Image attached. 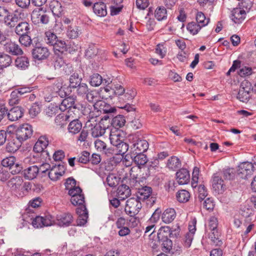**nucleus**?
I'll list each match as a JSON object with an SVG mask.
<instances>
[{
    "instance_id": "1",
    "label": "nucleus",
    "mask_w": 256,
    "mask_h": 256,
    "mask_svg": "<svg viewBox=\"0 0 256 256\" xmlns=\"http://www.w3.org/2000/svg\"><path fill=\"white\" fill-rule=\"evenodd\" d=\"M68 194L71 196L72 204L74 206H78L76 209V212L78 215L76 220L77 225L84 226L87 222L88 212L84 204V196L82 190L79 186H76L70 190Z\"/></svg>"
},
{
    "instance_id": "2",
    "label": "nucleus",
    "mask_w": 256,
    "mask_h": 256,
    "mask_svg": "<svg viewBox=\"0 0 256 256\" xmlns=\"http://www.w3.org/2000/svg\"><path fill=\"white\" fill-rule=\"evenodd\" d=\"M110 140L113 148H107L103 152L106 154L110 156L112 154H126L128 148V144L124 142V138L122 136L120 131L115 130L111 131L110 134Z\"/></svg>"
},
{
    "instance_id": "3",
    "label": "nucleus",
    "mask_w": 256,
    "mask_h": 256,
    "mask_svg": "<svg viewBox=\"0 0 256 256\" xmlns=\"http://www.w3.org/2000/svg\"><path fill=\"white\" fill-rule=\"evenodd\" d=\"M180 228L176 226L175 228H170L168 226H161L158 233V241L162 242L163 250L167 252L172 248V242L170 238H177L180 235Z\"/></svg>"
},
{
    "instance_id": "4",
    "label": "nucleus",
    "mask_w": 256,
    "mask_h": 256,
    "mask_svg": "<svg viewBox=\"0 0 256 256\" xmlns=\"http://www.w3.org/2000/svg\"><path fill=\"white\" fill-rule=\"evenodd\" d=\"M79 105L76 104L75 98L72 96H68L65 98L59 106V109L62 112L68 110V112L70 115L72 114L78 113L80 110Z\"/></svg>"
},
{
    "instance_id": "5",
    "label": "nucleus",
    "mask_w": 256,
    "mask_h": 256,
    "mask_svg": "<svg viewBox=\"0 0 256 256\" xmlns=\"http://www.w3.org/2000/svg\"><path fill=\"white\" fill-rule=\"evenodd\" d=\"M33 134V129L31 125L24 124L20 126L15 132L16 138L22 142L31 138Z\"/></svg>"
},
{
    "instance_id": "6",
    "label": "nucleus",
    "mask_w": 256,
    "mask_h": 256,
    "mask_svg": "<svg viewBox=\"0 0 256 256\" xmlns=\"http://www.w3.org/2000/svg\"><path fill=\"white\" fill-rule=\"evenodd\" d=\"M142 208L140 200L136 198H131L126 200L124 210L130 216L137 214Z\"/></svg>"
},
{
    "instance_id": "7",
    "label": "nucleus",
    "mask_w": 256,
    "mask_h": 256,
    "mask_svg": "<svg viewBox=\"0 0 256 256\" xmlns=\"http://www.w3.org/2000/svg\"><path fill=\"white\" fill-rule=\"evenodd\" d=\"M31 20L35 24H48L50 21V17L46 12L42 10V8L34 9L31 14Z\"/></svg>"
},
{
    "instance_id": "8",
    "label": "nucleus",
    "mask_w": 256,
    "mask_h": 256,
    "mask_svg": "<svg viewBox=\"0 0 256 256\" xmlns=\"http://www.w3.org/2000/svg\"><path fill=\"white\" fill-rule=\"evenodd\" d=\"M148 143L146 140L136 138V140L133 142L132 144L130 146V154H136L145 152L148 150Z\"/></svg>"
},
{
    "instance_id": "9",
    "label": "nucleus",
    "mask_w": 256,
    "mask_h": 256,
    "mask_svg": "<svg viewBox=\"0 0 256 256\" xmlns=\"http://www.w3.org/2000/svg\"><path fill=\"white\" fill-rule=\"evenodd\" d=\"M94 119L89 120L86 124V128H90L91 135L93 138L102 136L106 132V128L99 124L93 122Z\"/></svg>"
},
{
    "instance_id": "10",
    "label": "nucleus",
    "mask_w": 256,
    "mask_h": 256,
    "mask_svg": "<svg viewBox=\"0 0 256 256\" xmlns=\"http://www.w3.org/2000/svg\"><path fill=\"white\" fill-rule=\"evenodd\" d=\"M254 171V166L252 162H244L240 164L237 170L238 176L243 179L248 178V176L252 174Z\"/></svg>"
},
{
    "instance_id": "11",
    "label": "nucleus",
    "mask_w": 256,
    "mask_h": 256,
    "mask_svg": "<svg viewBox=\"0 0 256 256\" xmlns=\"http://www.w3.org/2000/svg\"><path fill=\"white\" fill-rule=\"evenodd\" d=\"M21 15H24V14L18 10L13 13L9 12L4 22V24L10 28L15 27L17 23L22 20Z\"/></svg>"
},
{
    "instance_id": "12",
    "label": "nucleus",
    "mask_w": 256,
    "mask_h": 256,
    "mask_svg": "<svg viewBox=\"0 0 256 256\" xmlns=\"http://www.w3.org/2000/svg\"><path fill=\"white\" fill-rule=\"evenodd\" d=\"M54 218L50 215L44 217L36 216L32 221V224L34 228H38L43 226H50L54 224Z\"/></svg>"
},
{
    "instance_id": "13",
    "label": "nucleus",
    "mask_w": 256,
    "mask_h": 256,
    "mask_svg": "<svg viewBox=\"0 0 256 256\" xmlns=\"http://www.w3.org/2000/svg\"><path fill=\"white\" fill-rule=\"evenodd\" d=\"M65 170L64 166L55 164L50 167L48 175L52 180L56 181L64 174Z\"/></svg>"
},
{
    "instance_id": "14",
    "label": "nucleus",
    "mask_w": 256,
    "mask_h": 256,
    "mask_svg": "<svg viewBox=\"0 0 256 256\" xmlns=\"http://www.w3.org/2000/svg\"><path fill=\"white\" fill-rule=\"evenodd\" d=\"M48 140L44 136H40L36 142L33 150L37 153H41L40 155L44 156L45 155L49 156L48 152L45 149L48 146Z\"/></svg>"
},
{
    "instance_id": "15",
    "label": "nucleus",
    "mask_w": 256,
    "mask_h": 256,
    "mask_svg": "<svg viewBox=\"0 0 256 256\" xmlns=\"http://www.w3.org/2000/svg\"><path fill=\"white\" fill-rule=\"evenodd\" d=\"M32 54L34 58L43 60L49 56L50 52L46 47L40 46L34 47L32 50Z\"/></svg>"
},
{
    "instance_id": "16",
    "label": "nucleus",
    "mask_w": 256,
    "mask_h": 256,
    "mask_svg": "<svg viewBox=\"0 0 256 256\" xmlns=\"http://www.w3.org/2000/svg\"><path fill=\"white\" fill-rule=\"evenodd\" d=\"M212 186L214 190L218 193H222L226 189V184L222 178L220 174H214L212 176Z\"/></svg>"
},
{
    "instance_id": "17",
    "label": "nucleus",
    "mask_w": 256,
    "mask_h": 256,
    "mask_svg": "<svg viewBox=\"0 0 256 256\" xmlns=\"http://www.w3.org/2000/svg\"><path fill=\"white\" fill-rule=\"evenodd\" d=\"M54 66L56 70H62L66 74H69L72 70V66L69 64H66L63 58L61 57L56 56L54 62Z\"/></svg>"
},
{
    "instance_id": "18",
    "label": "nucleus",
    "mask_w": 256,
    "mask_h": 256,
    "mask_svg": "<svg viewBox=\"0 0 256 256\" xmlns=\"http://www.w3.org/2000/svg\"><path fill=\"white\" fill-rule=\"evenodd\" d=\"M4 48L6 52L14 56L22 55L24 53L18 44L11 41L8 42L4 44Z\"/></svg>"
},
{
    "instance_id": "19",
    "label": "nucleus",
    "mask_w": 256,
    "mask_h": 256,
    "mask_svg": "<svg viewBox=\"0 0 256 256\" xmlns=\"http://www.w3.org/2000/svg\"><path fill=\"white\" fill-rule=\"evenodd\" d=\"M24 110L21 106H14L7 112V116L9 120L16 121L21 118L24 114Z\"/></svg>"
},
{
    "instance_id": "20",
    "label": "nucleus",
    "mask_w": 256,
    "mask_h": 256,
    "mask_svg": "<svg viewBox=\"0 0 256 256\" xmlns=\"http://www.w3.org/2000/svg\"><path fill=\"white\" fill-rule=\"evenodd\" d=\"M176 180L180 184H188L190 180L189 172L186 168H181L176 173Z\"/></svg>"
},
{
    "instance_id": "21",
    "label": "nucleus",
    "mask_w": 256,
    "mask_h": 256,
    "mask_svg": "<svg viewBox=\"0 0 256 256\" xmlns=\"http://www.w3.org/2000/svg\"><path fill=\"white\" fill-rule=\"evenodd\" d=\"M152 188L150 186H142L136 192V198L140 201L148 199L152 194Z\"/></svg>"
},
{
    "instance_id": "22",
    "label": "nucleus",
    "mask_w": 256,
    "mask_h": 256,
    "mask_svg": "<svg viewBox=\"0 0 256 256\" xmlns=\"http://www.w3.org/2000/svg\"><path fill=\"white\" fill-rule=\"evenodd\" d=\"M30 24L26 22H20L14 28V32L18 35H22L26 34H30Z\"/></svg>"
},
{
    "instance_id": "23",
    "label": "nucleus",
    "mask_w": 256,
    "mask_h": 256,
    "mask_svg": "<svg viewBox=\"0 0 256 256\" xmlns=\"http://www.w3.org/2000/svg\"><path fill=\"white\" fill-rule=\"evenodd\" d=\"M246 13L244 10L237 8L232 12L230 18L236 24H240L246 18Z\"/></svg>"
},
{
    "instance_id": "24",
    "label": "nucleus",
    "mask_w": 256,
    "mask_h": 256,
    "mask_svg": "<svg viewBox=\"0 0 256 256\" xmlns=\"http://www.w3.org/2000/svg\"><path fill=\"white\" fill-rule=\"evenodd\" d=\"M176 217V212L172 208H166L162 215V220L166 224L172 222Z\"/></svg>"
},
{
    "instance_id": "25",
    "label": "nucleus",
    "mask_w": 256,
    "mask_h": 256,
    "mask_svg": "<svg viewBox=\"0 0 256 256\" xmlns=\"http://www.w3.org/2000/svg\"><path fill=\"white\" fill-rule=\"evenodd\" d=\"M132 160L140 168V166H144L148 162V158L144 152L138 153L134 154H130Z\"/></svg>"
},
{
    "instance_id": "26",
    "label": "nucleus",
    "mask_w": 256,
    "mask_h": 256,
    "mask_svg": "<svg viewBox=\"0 0 256 256\" xmlns=\"http://www.w3.org/2000/svg\"><path fill=\"white\" fill-rule=\"evenodd\" d=\"M72 216L70 214H64L57 217L58 224L60 226H69L72 222Z\"/></svg>"
},
{
    "instance_id": "27",
    "label": "nucleus",
    "mask_w": 256,
    "mask_h": 256,
    "mask_svg": "<svg viewBox=\"0 0 256 256\" xmlns=\"http://www.w3.org/2000/svg\"><path fill=\"white\" fill-rule=\"evenodd\" d=\"M22 183V178L20 176H16L8 182V185L12 190L16 191L20 189Z\"/></svg>"
},
{
    "instance_id": "28",
    "label": "nucleus",
    "mask_w": 256,
    "mask_h": 256,
    "mask_svg": "<svg viewBox=\"0 0 256 256\" xmlns=\"http://www.w3.org/2000/svg\"><path fill=\"white\" fill-rule=\"evenodd\" d=\"M117 194L121 200L128 198L131 194L130 187L124 184L120 186L117 189Z\"/></svg>"
},
{
    "instance_id": "29",
    "label": "nucleus",
    "mask_w": 256,
    "mask_h": 256,
    "mask_svg": "<svg viewBox=\"0 0 256 256\" xmlns=\"http://www.w3.org/2000/svg\"><path fill=\"white\" fill-rule=\"evenodd\" d=\"M72 116V115L65 114L64 113H61L56 116L54 120V124L57 126H59L60 128H63L64 126H66L68 121V118ZM73 117V116H72Z\"/></svg>"
},
{
    "instance_id": "30",
    "label": "nucleus",
    "mask_w": 256,
    "mask_h": 256,
    "mask_svg": "<svg viewBox=\"0 0 256 256\" xmlns=\"http://www.w3.org/2000/svg\"><path fill=\"white\" fill-rule=\"evenodd\" d=\"M68 80V88L71 89H76L82 83V78L78 73L74 72L70 76Z\"/></svg>"
},
{
    "instance_id": "31",
    "label": "nucleus",
    "mask_w": 256,
    "mask_h": 256,
    "mask_svg": "<svg viewBox=\"0 0 256 256\" xmlns=\"http://www.w3.org/2000/svg\"><path fill=\"white\" fill-rule=\"evenodd\" d=\"M14 65L18 68L25 70L29 66V60L26 56H18L14 60Z\"/></svg>"
},
{
    "instance_id": "32",
    "label": "nucleus",
    "mask_w": 256,
    "mask_h": 256,
    "mask_svg": "<svg viewBox=\"0 0 256 256\" xmlns=\"http://www.w3.org/2000/svg\"><path fill=\"white\" fill-rule=\"evenodd\" d=\"M82 128V124L78 120H74L68 126V130L70 133L76 134L80 132Z\"/></svg>"
},
{
    "instance_id": "33",
    "label": "nucleus",
    "mask_w": 256,
    "mask_h": 256,
    "mask_svg": "<svg viewBox=\"0 0 256 256\" xmlns=\"http://www.w3.org/2000/svg\"><path fill=\"white\" fill-rule=\"evenodd\" d=\"M38 166H30L24 170V176L28 180H32L36 178L38 174Z\"/></svg>"
},
{
    "instance_id": "34",
    "label": "nucleus",
    "mask_w": 256,
    "mask_h": 256,
    "mask_svg": "<svg viewBox=\"0 0 256 256\" xmlns=\"http://www.w3.org/2000/svg\"><path fill=\"white\" fill-rule=\"evenodd\" d=\"M93 10L94 12L100 16H104L107 14L106 6L104 2L95 3Z\"/></svg>"
},
{
    "instance_id": "35",
    "label": "nucleus",
    "mask_w": 256,
    "mask_h": 256,
    "mask_svg": "<svg viewBox=\"0 0 256 256\" xmlns=\"http://www.w3.org/2000/svg\"><path fill=\"white\" fill-rule=\"evenodd\" d=\"M22 142L17 139H12L9 140L6 146V150L9 152H16L21 146Z\"/></svg>"
},
{
    "instance_id": "36",
    "label": "nucleus",
    "mask_w": 256,
    "mask_h": 256,
    "mask_svg": "<svg viewBox=\"0 0 256 256\" xmlns=\"http://www.w3.org/2000/svg\"><path fill=\"white\" fill-rule=\"evenodd\" d=\"M82 33V30L77 26H68L67 30V36L70 38H76L78 36Z\"/></svg>"
},
{
    "instance_id": "37",
    "label": "nucleus",
    "mask_w": 256,
    "mask_h": 256,
    "mask_svg": "<svg viewBox=\"0 0 256 256\" xmlns=\"http://www.w3.org/2000/svg\"><path fill=\"white\" fill-rule=\"evenodd\" d=\"M167 167L172 170H176L181 166V162L176 156H172L168 160Z\"/></svg>"
},
{
    "instance_id": "38",
    "label": "nucleus",
    "mask_w": 256,
    "mask_h": 256,
    "mask_svg": "<svg viewBox=\"0 0 256 256\" xmlns=\"http://www.w3.org/2000/svg\"><path fill=\"white\" fill-rule=\"evenodd\" d=\"M12 62L11 56L4 52H0V66L6 68L11 65Z\"/></svg>"
},
{
    "instance_id": "39",
    "label": "nucleus",
    "mask_w": 256,
    "mask_h": 256,
    "mask_svg": "<svg viewBox=\"0 0 256 256\" xmlns=\"http://www.w3.org/2000/svg\"><path fill=\"white\" fill-rule=\"evenodd\" d=\"M190 198V194L185 190H178L176 194V198L178 202L182 203L188 201Z\"/></svg>"
},
{
    "instance_id": "40",
    "label": "nucleus",
    "mask_w": 256,
    "mask_h": 256,
    "mask_svg": "<svg viewBox=\"0 0 256 256\" xmlns=\"http://www.w3.org/2000/svg\"><path fill=\"white\" fill-rule=\"evenodd\" d=\"M125 123V118L122 115L116 116L112 118V125L116 129L124 126Z\"/></svg>"
},
{
    "instance_id": "41",
    "label": "nucleus",
    "mask_w": 256,
    "mask_h": 256,
    "mask_svg": "<svg viewBox=\"0 0 256 256\" xmlns=\"http://www.w3.org/2000/svg\"><path fill=\"white\" fill-rule=\"evenodd\" d=\"M210 230L212 232L209 234L208 238L216 246H221L222 242L220 240V233L218 232V229Z\"/></svg>"
},
{
    "instance_id": "42",
    "label": "nucleus",
    "mask_w": 256,
    "mask_h": 256,
    "mask_svg": "<svg viewBox=\"0 0 256 256\" xmlns=\"http://www.w3.org/2000/svg\"><path fill=\"white\" fill-rule=\"evenodd\" d=\"M196 21L201 27H204L208 24L210 22V19L206 18L205 15L202 12H198L196 15Z\"/></svg>"
},
{
    "instance_id": "43",
    "label": "nucleus",
    "mask_w": 256,
    "mask_h": 256,
    "mask_svg": "<svg viewBox=\"0 0 256 256\" xmlns=\"http://www.w3.org/2000/svg\"><path fill=\"white\" fill-rule=\"evenodd\" d=\"M96 104L99 106L100 110L103 113L112 114L116 111L114 108L104 101H99Z\"/></svg>"
},
{
    "instance_id": "44",
    "label": "nucleus",
    "mask_w": 256,
    "mask_h": 256,
    "mask_svg": "<svg viewBox=\"0 0 256 256\" xmlns=\"http://www.w3.org/2000/svg\"><path fill=\"white\" fill-rule=\"evenodd\" d=\"M52 46L56 53L58 52L62 54L67 50V46L65 41L62 40L58 39L56 44Z\"/></svg>"
},
{
    "instance_id": "45",
    "label": "nucleus",
    "mask_w": 256,
    "mask_h": 256,
    "mask_svg": "<svg viewBox=\"0 0 256 256\" xmlns=\"http://www.w3.org/2000/svg\"><path fill=\"white\" fill-rule=\"evenodd\" d=\"M44 34V40L46 44L49 45L53 46L56 44L58 40V38L54 32L50 30L46 32Z\"/></svg>"
},
{
    "instance_id": "46",
    "label": "nucleus",
    "mask_w": 256,
    "mask_h": 256,
    "mask_svg": "<svg viewBox=\"0 0 256 256\" xmlns=\"http://www.w3.org/2000/svg\"><path fill=\"white\" fill-rule=\"evenodd\" d=\"M202 27L194 22H188L186 26V29L192 35L196 34Z\"/></svg>"
},
{
    "instance_id": "47",
    "label": "nucleus",
    "mask_w": 256,
    "mask_h": 256,
    "mask_svg": "<svg viewBox=\"0 0 256 256\" xmlns=\"http://www.w3.org/2000/svg\"><path fill=\"white\" fill-rule=\"evenodd\" d=\"M136 96L134 91L128 90L126 92L124 93L122 96L118 97V102H126L128 100H132Z\"/></svg>"
},
{
    "instance_id": "48",
    "label": "nucleus",
    "mask_w": 256,
    "mask_h": 256,
    "mask_svg": "<svg viewBox=\"0 0 256 256\" xmlns=\"http://www.w3.org/2000/svg\"><path fill=\"white\" fill-rule=\"evenodd\" d=\"M154 16L159 21L164 20L167 18V11L164 7H159L156 9Z\"/></svg>"
},
{
    "instance_id": "49",
    "label": "nucleus",
    "mask_w": 256,
    "mask_h": 256,
    "mask_svg": "<svg viewBox=\"0 0 256 256\" xmlns=\"http://www.w3.org/2000/svg\"><path fill=\"white\" fill-rule=\"evenodd\" d=\"M102 82V78L98 74H94L90 76V84L93 86H99Z\"/></svg>"
},
{
    "instance_id": "50",
    "label": "nucleus",
    "mask_w": 256,
    "mask_h": 256,
    "mask_svg": "<svg viewBox=\"0 0 256 256\" xmlns=\"http://www.w3.org/2000/svg\"><path fill=\"white\" fill-rule=\"evenodd\" d=\"M120 178L114 174H108L106 178V182L110 187H115L118 185Z\"/></svg>"
},
{
    "instance_id": "51",
    "label": "nucleus",
    "mask_w": 256,
    "mask_h": 256,
    "mask_svg": "<svg viewBox=\"0 0 256 256\" xmlns=\"http://www.w3.org/2000/svg\"><path fill=\"white\" fill-rule=\"evenodd\" d=\"M16 158L14 156L7 157L2 160L1 166L4 167H10V169H12L14 167Z\"/></svg>"
},
{
    "instance_id": "52",
    "label": "nucleus",
    "mask_w": 256,
    "mask_h": 256,
    "mask_svg": "<svg viewBox=\"0 0 256 256\" xmlns=\"http://www.w3.org/2000/svg\"><path fill=\"white\" fill-rule=\"evenodd\" d=\"M29 34L20 35L19 42L25 47H29L32 44V40L28 35Z\"/></svg>"
},
{
    "instance_id": "53",
    "label": "nucleus",
    "mask_w": 256,
    "mask_h": 256,
    "mask_svg": "<svg viewBox=\"0 0 256 256\" xmlns=\"http://www.w3.org/2000/svg\"><path fill=\"white\" fill-rule=\"evenodd\" d=\"M98 54V48L94 44H90L86 51L85 55L88 58H92Z\"/></svg>"
},
{
    "instance_id": "54",
    "label": "nucleus",
    "mask_w": 256,
    "mask_h": 256,
    "mask_svg": "<svg viewBox=\"0 0 256 256\" xmlns=\"http://www.w3.org/2000/svg\"><path fill=\"white\" fill-rule=\"evenodd\" d=\"M86 99L88 100L91 102H98V99H99V94L98 92L96 90H92L88 91V92L87 93L86 96Z\"/></svg>"
},
{
    "instance_id": "55",
    "label": "nucleus",
    "mask_w": 256,
    "mask_h": 256,
    "mask_svg": "<svg viewBox=\"0 0 256 256\" xmlns=\"http://www.w3.org/2000/svg\"><path fill=\"white\" fill-rule=\"evenodd\" d=\"M50 6L53 14L60 16L63 10L60 4L58 1H55L52 2Z\"/></svg>"
},
{
    "instance_id": "56",
    "label": "nucleus",
    "mask_w": 256,
    "mask_h": 256,
    "mask_svg": "<svg viewBox=\"0 0 256 256\" xmlns=\"http://www.w3.org/2000/svg\"><path fill=\"white\" fill-rule=\"evenodd\" d=\"M250 92H246L242 90H240L238 94L237 98L243 102H247L250 98Z\"/></svg>"
},
{
    "instance_id": "57",
    "label": "nucleus",
    "mask_w": 256,
    "mask_h": 256,
    "mask_svg": "<svg viewBox=\"0 0 256 256\" xmlns=\"http://www.w3.org/2000/svg\"><path fill=\"white\" fill-rule=\"evenodd\" d=\"M253 73L252 68L246 66H242L238 72V74L242 77L250 76Z\"/></svg>"
},
{
    "instance_id": "58",
    "label": "nucleus",
    "mask_w": 256,
    "mask_h": 256,
    "mask_svg": "<svg viewBox=\"0 0 256 256\" xmlns=\"http://www.w3.org/2000/svg\"><path fill=\"white\" fill-rule=\"evenodd\" d=\"M90 154L86 152H82L79 156L76 158V162L82 164H86L90 162Z\"/></svg>"
},
{
    "instance_id": "59",
    "label": "nucleus",
    "mask_w": 256,
    "mask_h": 256,
    "mask_svg": "<svg viewBox=\"0 0 256 256\" xmlns=\"http://www.w3.org/2000/svg\"><path fill=\"white\" fill-rule=\"evenodd\" d=\"M90 138L88 130H85L84 128L78 137V141L80 142H88Z\"/></svg>"
},
{
    "instance_id": "60",
    "label": "nucleus",
    "mask_w": 256,
    "mask_h": 256,
    "mask_svg": "<svg viewBox=\"0 0 256 256\" xmlns=\"http://www.w3.org/2000/svg\"><path fill=\"white\" fill-rule=\"evenodd\" d=\"M41 107L38 102H35L32 104L29 110V114L32 118L36 116L40 112Z\"/></svg>"
},
{
    "instance_id": "61",
    "label": "nucleus",
    "mask_w": 256,
    "mask_h": 256,
    "mask_svg": "<svg viewBox=\"0 0 256 256\" xmlns=\"http://www.w3.org/2000/svg\"><path fill=\"white\" fill-rule=\"evenodd\" d=\"M112 93V94L114 96H118H118H120L124 94L125 92L124 88L122 86L119 84H116L114 85L113 88V90H110Z\"/></svg>"
},
{
    "instance_id": "62",
    "label": "nucleus",
    "mask_w": 256,
    "mask_h": 256,
    "mask_svg": "<svg viewBox=\"0 0 256 256\" xmlns=\"http://www.w3.org/2000/svg\"><path fill=\"white\" fill-rule=\"evenodd\" d=\"M222 175L225 180H232L235 176V170L234 168H232L224 170L222 171Z\"/></svg>"
},
{
    "instance_id": "63",
    "label": "nucleus",
    "mask_w": 256,
    "mask_h": 256,
    "mask_svg": "<svg viewBox=\"0 0 256 256\" xmlns=\"http://www.w3.org/2000/svg\"><path fill=\"white\" fill-rule=\"evenodd\" d=\"M20 98L18 92L16 90L12 91L10 95V99L9 100V103L10 104H18L19 102Z\"/></svg>"
},
{
    "instance_id": "64",
    "label": "nucleus",
    "mask_w": 256,
    "mask_h": 256,
    "mask_svg": "<svg viewBox=\"0 0 256 256\" xmlns=\"http://www.w3.org/2000/svg\"><path fill=\"white\" fill-rule=\"evenodd\" d=\"M76 88L77 94L80 96H83L87 94L89 91L88 85L83 82H82Z\"/></svg>"
}]
</instances>
